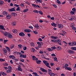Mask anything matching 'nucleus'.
I'll return each mask as SVG.
<instances>
[{"label": "nucleus", "instance_id": "nucleus-1", "mask_svg": "<svg viewBox=\"0 0 76 76\" xmlns=\"http://www.w3.org/2000/svg\"><path fill=\"white\" fill-rule=\"evenodd\" d=\"M43 63H44V64L45 65L48 67L49 68V69H50L51 68V67H50V63H48V61L44 60L43 61Z\"/></svg>", "mask_w": 76, "mask_h": 76}, {"label": "nucleus", "instance_id": "nucleus-2", "mask_svg": "<svg viewBox=\"0 0 76 76\" xmlns=\"http://www.w3.org/2000/svg\"><path fill=\"white\" fill-rule=\"evenodd\" d=\"M56 43H58L60 45H61V41L60 39H57L56 40Z\"/></svg>", "mask_w": 76, "mask_h": 76}, {"label": "nucleus", "instance_id": "nucleus-3", "mask_svg": "<svg viewBox=\"0 0 76 76\" xmlns=\"http://www.w3.org/2000/svg\"><path fill=\"white\" fill-rule=\"evenodd\" d=\"M3 51L4 52V55H7V50L5 48H4L3 49Z\"/></svg>", "mask_w": 76, "mask_h": 76}, {"label": "nucleus", "instance_id": "nucleus-4", "mask_svg": "<svg viewBox=\"0 0 76 76\" xmlns=\"http://www.w3.org/2000/svg\"><path fill=\"white\" fill-rule=\"evenodd\" d=\"M57 26L58 28L60 29H61L63 27V25L61 24H58Z\"/></svg>", "mask_w": 76, "mask_h": 76}, {"label": "nucleus", "instance_id": "nucleus-5", "mask_svg": "<svg viewBox=\"0 0 76 76\" xmlns=\"http://www.w3.org/2000/svg\"><path fill=\"white\" fill-rule=\"evenodd\" d=\"M9 11V12H16L15 7L12 8L11 9H10Z\"/></svg>", "mask_w": 76, "mask_h": 76}, {"label": "nucleus", "instance_id": "nucleus-6", "mask_svg": "<svg viewBox=\"0 0 76 76\" xmlns=\"http://www.w3.org/2000/svg\"><path fill=\"white\" fill-rule=\"evenodd\" d=\"M40 70H41L42 72H45L46 73H47V72H48L47 70H45V69L42 68H40Z\"/></svg>", "mask_w": 76, "mask_h": 76}, {"label": "nucleus", "instance_id": "nucleus-7", "mask_svg": "<svg viewBox=\"0 0 76 76\" xmlns=\"http://www.w3.org/2000/svg\"><path fill=\"white\" fill-rule=\"evenodd\" d=\"M68 52L69 54H72L75 53V51L71 50H68Z\"/></svg>", "mask_w": 76, "mask_h": 76}, {"label": "nucleus", "instance_id": "nucleus-8", "mask_svg": "<svg viewBox=\"0 0 76 76\" xmlns=\"http://www.w3.org/2000/svg\"><path fill=\"white\" fill-rule=\"evenodd\" d=\"M6 18L7 19H10L12 18V15L10 14H8L7 15Z\"/></svg>", "mask_w": 76, "mask_h": 76}, {"label": "nucleus", "instance_id": "nucleus-9", "mask_svg": "<svg viewBox=\"0 0 76 76\" xmlns=\"http://www.w3.org/2000/svg\"><path fill=\"white\" fill-rule=\"evenodd\" d=\"M9 57L10 58H12V60H15V58H16L15 57V56L13 55H10L9 56Z\"/></svg>", "mask_w": 76, "mask_h": 76}, {"label": "nucleus", "instance_id": "nucleus-10", "mask_svg": "<svg viewBox=\"0 0 76 76\" xmlns=\"http://www.w3.org/2000/svg\"><path fill=\"white\" fill-rule=\"evenodd\" d=\"M20 57H22V58H26V55L25 54H22V53L21 54V55H20Z\"/></svg>", "mask_w": 76, "mask_h": 76}, {"label": "nucleus", "instance_id": "nucleus-11", "mask_svg": "<svg viewBox=\"0 0 76 76\" xmlns=\"http://www.w3.org/2000/svg\"><path fill=\"white\" fill-rule=\"evenodd\" d=\"M0 29H2L3 30H4V31H5V30H6V29L4 28V26L2 25H0Z\"/></svg>", "mask_w": 76, "mask_h": 76}, {"label": "nucleus", "instance_id": "nucleus-12", "mask_svg": "<svg viewBox=\"0 0 76 76\" xmlns=\"http://www.w3.org/2000/svg\"><path fill=\"white\" fill-rule=\"evenodd\" d=\"M17 71H18V72H22V69L21 68H20V66H18V70H17Z\"/></svg>", "mask_w": 76, "mask_h": 76}, {"label": "nucleus", "instance_id": "nucleus-13", "mask_svg": "<svg viewBox=\"0 0 76 76\" xmlns=\"http://www.w3.org/2000/svg\"><path fill=\"white\" fill-rule=\"evenodd\" d=\"M19 35L21 36V37H23V36H24L25 35V34L23 32H21L19 34Z\"/></svg>", "mask_w": 76, "mask_h": 76}, {"label": "nucleus", "instance_id": "nucleus-14", "mask_svg": "<svg viewBox=\"0 0 76 76\" xmlns=\"http://www.w3.org/2000/svg\"><path fill=\"white\" fill-rule=\"evenodd\" d=\"M65 70H69V71H72V68L70 67H66L65 68Z\"/></svg>", "mask_w": 76, "mask_h": 76}, {"label": "nucleus", "instance_id": "nucleus-15", "mask_svg": "<svg viewBox=\"0 0 76 76\" xmlns=\"http://www.w3.org/2000/svg\"><path fill=\"white\" fill-rule=\"evenodd\" d=\"M5 48H6L7 50H8V53H10V49L7 46H5Z\"/></svg>", "mask_w": 76, "mask_h": 76}, {"label": "nucleus", "instance_id": "nucleus-16", "mask_svg": "<svg viewBox=\"0 0 76 76\" xmlns=\"http://www.w3.org/2000/svg\"><path fill=\"white\" fill-rule=\"evenodd\" d=\"M31 52H33V53L36 51V50H35V49H34V48H31Z\"/></svg>", "mask_w": 76, "mask_h": 76}, {"label": "nucleus", "instance_id": "nucleus-17", "mask_svg": "<svg viewBox=\"0 0 76 76\" xmlns=\"http://www.w3.org/2000/svg\"><path fill=\"white\" fill-rule=\"evenodd\" d=\"M52 26H54L55 27L57 26V24L54 23V22H53L52 23H51Z\"/></svg>", "mask_w": 76, "mask_h": 76}, {"label": "nucleus", "instance_id": "nucleus-18", "mask_svg": "<svg viewBox=\"0 0 76 76\" xmlns=\"http://www.w3.org/2000/svg\"><path fill=\"white\" fill-rule=\"evenodd\" d=\"M16 24V22L15 21H13L12 23V26H15Z\"/></svg>", "mask_w": 76, "mask_h": 76}, {"label": "nucleus", "instance_id": "nucleus-19", "mask_svg": "<svg viewBox=\"0 0 76 76\" xmlns=\"http://www.w3.org/2000/svg\"><path fill=\"white\" fill-rule=\"evenodd\" d=\"M71 50H73L74 51H76V47H72L71 48Z\"/></svg>", "mask_w": 76, "mask_h": 76}, {"label": "nucleus", "instance_id": "nucleus-20", "mask_svg": "<svg viewBox=\"0 0 76 76\" xmlns=\"http://www.w3.org/2000/svg\"><path fill=\"white\" fill-rule=\"evenodd\" d=\"M4 34L5 37H7L9 35V33L7 32H5V33H4Z\"/></svg>", "mask_w": 76, "mask_h": 76}, {"label": "nucleus", "instance_id": "nucleus-21", "mask_svg": "<svg viewBox=\"0 0 76 76\" xmlns=\"http://www.w3.org/2000/svg\"><path fill=\"white\" fill-rule=\"evenodd\" d=\"M11 15L12 16H14V17H15L17 15V14L16 13L12 12L11 13Z\"/></svg>", "mask_w": 76, "mask_h": 76}, {"label": "nucleus", "instance_id": "nucleus-22", "mask_svg": "<svg viewBox=\"0 0 76 76\" xmlns=\"http://www.w3.org/2000/svg\"><path fill=\"white\" fill-rule=\"evenodd\" d=\"M49 75L51 76H54L55 75V74L54 73H52V72H50Z\"/></svg>", "mask_w": 76, "mask_h": 76}, {"label": "nucleus", "instance_id": "nucleus-23", "mask_svg": "<svg viewBox=\"0 0 76 76\" xmlns=\"http://www.w3.org/2000/svg\"><path fill=\"white\" fill-rule=\"evenodd\" d=\"M8 37L9 38H12V37H13V36H12V34H8Z\"/></svg>", "mask_w": 76, "mask_h": 76}, {"label": "nucleus", "instance_id": "nucleus-24", "mask_svg": "<svg viewBox=\"0 0 76 76\" xmlns=\"http://www.w3.org/2000/svg\"><path fill=\"white\" fill-rule=\"evenodd\" d=\"M12 31L14 34H16V33L18 32V31H17V30L16 29H13L12 30Z\"/></svg>", "mask_w": 76, "mask_h": 76}, {"label": "nucleus", "instance_id": "nucleus-25", "mask_svg": "<svg viewBox=\"0 0 76 76\" xmlns=\"http://www.w3.org/2000/svg\"><path fill=\"white\" fill-rule=\"evenodd\" d=\"M8 70H11V71L12 70V68L10 66H9L8 67Z\"/></svg>", "mask_w": 76, "mask_h": 76}, {"label": "nucleus", "instance_id": "nucleus-26", "mask_svg": "<svg viewBox=\"0 0 76 76\" xmlns=\"http://www.w3.org/2000/svg\"><path fill=\"white\" fill-rule=\"evenodd\" d=\"M35 28L36 29H39V26L38 24H36L35 25Z\"/></svg>", "mask_w": 76, "mask_h": 76}, {"label": "nucleus", "instance_id": "nucleus-27", "mask_svg": "<svg viewBox=\"0 0 76 76\" xmlns=\"http://www.w3.org/2000/svg\"><path fill=\"white\" fill-rule=\"evenodd\" d=\"M4 4V2L3 1H0V6H1V5L3 4Z\"/></svg>", "mask_w": 76, "mask_h": 76}, {"label": "nucleus", "instance_id": "nucleus-28", "mask_svg": "<svg viewBox=\"0 0 76 76\" xmlns=\"http://www.w3.org/2000/svg\"><path fill=\"white\" fill-rule=\"evenodd\" d=\"M56 3H57L58 4H59V5L61 4V2H60V1H59L58 0H57L56 1Z\"/></svg>", "mask_w": 76, "mask_h": 76}, {"label": "nucleus", "instance_id": "nucleus-29", "mask_svg": "<svg viewBox=\"0 0 76 76\" xmlns=\"http://www.w3.org/2000/svg\"><path fill=\"white\" fill-rule=\"evenodd\" d=\"M41 61L39 60L37 61V64H40L41 63Z\"/></svg>", "mask_w": 76, "mask_h": 76}, {"label": "nucleus", "instance_id": "nucleus-30", "mask_svg": "<svg viewBox=\"0 0 76 76\" xmlns=\"http://www.w3.org/2000/svg\"><path fill=\"white\" fill-rule=\"evenodd\" d=\"M52 38L53 39H57L58 37H54V36H52Z\"/></svg>", "mask_w": 76, "mask_h": 76}, {"label": "nucleus", "instance_id": "nucleus-31", "mask_svg": "<svg viewBox=\"0 0 76 76\" xmlns=\"http://www.w3.org/2000/svg\"><path fill=\"white\" fill-rule=\"evenodd\" d=\"M34 13H39V11L37 10H34L33 11Z\"/></svg>", "mask_w": 76, "mask_h": 76}, {"label": "nucleus", "instance_id": "nucleus-32", "mask_svg": "<svg viewBox=\"0 0 76 76\" xmlns=\"http://www.w3.org/2000/svg\"><path fill=\"white\" fill-rule=\"evenodd\" d=\"M48 74H49L50 73H51L52 72V71L50 69H48Z\"/></svg>", "mask_w": 76, "mask_h": 76}, {"label": "nucleus", "instance_id": "nucleus-33", "mask_svg": "<svg viewBox=\"0 0 76 76\" xmlns=\"http://www.w3.org/2000/svg\"><path fill=\"white\" fill-rule=\"evenodd\" d=\"M71 44L72 45H76V42H72V43Z\"/></svg>", "mask_w": 76, "mask_h": 76}, {"label": "nucleus", "instance_id": "nucleus-34", "mask_svg": "<svg viewBox=\"0 0 76 76\" xmlns=\"http://www.w3.org/2000/svg\"><path fill=\"white\" fill-rule=\"evenodd\" d=\"M51 49H52V50H56V47L55 46H53L51 47Z\"/></svg>", "mask_w": 76, "mask_h": 76}, {"label": "nucleus", "instance_id": "nucleus-35", "mask_svg": "<svg viewBox=\"0 0 76 76\" xmlns=\"http://www.w3.org/2000/svg\"><path fill=\"white\" fill-rule=\"evenodd\" d=\"M15 45H11L10 48H11V49H12L13 48H14V47H15Z\"/></svg>", "mask_w": 76, "mask_h": 76}, {"label": "nucleus", "instance_id": "nucleus-36", "mask_svg": "<svg viewBox=\"0 0 76 76\" xmlns=\"http://www.w3.org/2000/svg\"><path fill=\"white\" fill-rule=\"evenodd\" d=\"M15 53H16V54H19V55H21V54H22V53L20 52H15Z\"/></svg>", "mask_w": 76, "mask_h": 76}, {"label": "nucleus", "instance_id": "nucleus-37", "mask_svg": "<svg viewBox=\"0 0 76 76\" xmlns=\"http://www.w3.org/2000/svg\"><path fill=\"white\" fill-rule=\"evenodd\" d=\"M72 28L73 30H74V31H75V30H76V28H75V27L73 26V25L72 26Z\"/></svg>", "mask_w": 76, "mask_h": 76}, {"label": "nucleus", "instance_id": "nucleus-38", "mask_svg": "<svg viewBox=\"0 0 76 76\" xmlns=\"http://www.w3.org/2000/svg\"><path fill=\"white\" fill-rule=\"evenodd\" d=\"M32 58L33 59V60H35L36 58V57H35V56H32Z\"/></svg>", "mask_w": 76, "mask_h": 76}, {"label": "nucleus", "instance_id": "nucleus-39", "mask_svg": "<svg viewBox=\"0 0 76 76\" xmlns=\"http://www.w3.org/2000/svg\"><path fill=\"white\" fill-rule=\"evenodd\" d=\"M1 75L3 76H6L7 75V74H6L4 72H2L1 73Z\"/></svg>", "mask_w": 76, "mask_h": 76}, {"label": "nucleus", "instance_id": "nucleus-40", "mask_svg": "<svg viewBox=\"0 0 76 76\" xmlns=\"http://www.w3.org/2000/svg\"><path fill=\"white\" fill-rule=\"evenodd\" d=\"M11 72H12V71L10 70H7V73H11Z\"/></svg>", "mask_w": 76, "mask_h": 76}, {"label": "nucleus", "instance_id": "nucleus-41", "mask_svg": "<svg viewBox=\"0 0 76 76\" xmlns=\"http://www.w3.org/2000/svg\"><path fill=\"white\" fill-rule=\"evenodd\" d=\"M28 8H27L26 9L24 10V12H25V13H26V12H28Z\"/></svg>", "mask_w": 76, "mask_h": 76}, {"label": "nucleus", "instance_id": "nucleus-42", "mask_svg": "<svg viewBox=\"0 0 76 76\" xmlns=\"http://www.w3.org/2000/svg\"><path fill=\"white\" fill-rule=\"evenodd\" d=\"M16 11H20V7H18L17 8V9H16Z\"/></svg>", "mask_w": 76, "mask_h": 76}, {"label": "nucleus", "instance_id": "nucleus-43", "mask_svg": "<svg viewBox=\"0 0 76 76\" xmlns=\"http://www.w3.org/2000/svg\"><path fill=\"white\" fill-rule=\"evenodd\" d=\"M5 61V60L2 58L0 59V61L3 62Z\"/></svg>", "mask_w": 76, "mask_h": 76}, {"label": "nucleus", "instance_id": "nucleus-44", "mask_svg": "<svg viewBox=\"0 0 76 76\" xmlns=\"http://www.w3.org/2000/svg\"><path fill=\"white\" fill-rule=\"evenodd\" d=\"M63 42H64V44L65 46H67V42H65L64 41Z\"/></svg>", "mask_w": 76, "mask_h": 76}, {"label": "nucleus", "instance_id": "nucleus-45", "mask_svg": "<svg viewBox=\"0 0 76 76\" xmlns=\"http://www.w3.org/2000/svg\"><path fill=\"white\" fill-rule=\"evenodd\" d=\"M52 5L54 7H55V8H57V5H56V4H53Z\"/></svg>", "mask_w": 76, "mask_h": 76}, {"label": "nucleus", "instance_id": "nucleus-46", "mask_svg": "<svg viewBox=\"0 0 76 76\" xmlns=\"http://www.w3.org/2000/svg\"><path fill=\"white\" fill-rule=\"evenodd\" d=\"M39 13H40V14L42 15H43V13L42 12V11H39Z\"/></svg>", "mask_w": 76, "mask_h": 76}, {"label": "nucleus", "instance_id": "nucleus-47", "mask_svg": "<svg viewBox=\"0 0 76 76\" xmlns=\"http://www.w3.org/2000/svg\"><path fill=\"white\" fill-rule=\"evenodd\" d=\"M30 45L31 46H34V43L33 42L30 43Z\"/></svg>", "mask_w": 76, "mask_h": 76}, {"label": "nucleus", "instance_id": "nucleus-48", "mask_svg": "<svg viewBox=\"0 0 76 76\" xmlns=\"http://www.w3.org/2000/svg\"><path fill=\"white\" fill-rule=\"evenodd\" d=\"M72 10V11H73V12H76V8H73Z\"/></svg>", "mask_w": 76, "mask_h": 76}, {"label": "nucleus", "instance_id": "nucleus-49", "mask_svg": "<svg viewBox=\"0 0 76 76\" xmlns=\"http://www.w3.org/2000/svg\"><path fill=\"white\" fill-rule=\"evenodd\" d=\"M25 3H26V4H28V5H30V3H29V2L26 1Z\"/></svg>", "mask_w": 76, "mask_h": 76}, {"label": "nucleus", "instance_id": "nucleus-50", "mask_svg": "<svg viewBox=\"0 0 76 76\" xmlns=\"http://www.w3.org/2000/svg\"><path fill=\"white\" fill-rule=\"evenodd\" d=\"M20 6L23 7H24V6H25V5H24V4H23L21 3L20 4Z\"/></svg>", "mask_w": 76, "mask_h": 76}, {"label": "nucleus", "instance_id": "nucleus-51", "mask_svg": "<svg viewBox=\"0 0 76 76\" xmlns=\"http://www.w3.org/2000/svg\"><path fill=\"white\" fill-rule=\"evenodd\" d=\"M20 61H21V62H23V63L24 61H25V60H24L23 59H22L20 60Z\"/></svg>", "mask_w": 76, "mask_h": 76}, {"label": "nucleus", "instance_id": "nucleus-52", "mask_svg": "<svg viewBox=\"0 0 76 76\" xmlns=\"http://www.w3.org/2000/svg\"><path fill=\"white\" fill-rule=\"evenodd\" d=\"M53 60L54 61H57V58L56 57V58H54Z\"/></svg>", "mask_w": 76, "mask_h": 76}, {"label": "nucleus", "instance_id": "nucleus-53", "mask_svg": "<svg viewBox=\"0 0 76 76\" xmlns=\"http://www.w3.org/2000/svg\"><path fill=\"white\" fill-rule=\"evenodd\" d=\"M31 5L33 7H36V4H32Z\"/></svg>", "mask_w": 76, "mask_h": 76}, {"label": "nucleus", "instance_id": "nucleus-54", "mask_svg": "<svg viewBox=\"0 0 76 76\" xmlns=\"http://www.w3.org/2000/svg\"><path fill=\"white\" fill-rule=\"evenodd\" d=\"M37 1L39 3H42V0H37Z\"/></svg>", "mask_w": 76, "mask_h": 76}, {"label": "nucleus", "instance_id": "nucleus-55", "mask_svg": "<svg viewBox=\"0 0 76 76\" xmlns=\"http://www.w3.org/2000/svg\"><path fill=\"white\" fill-rule=\"evenodd\" d=\"M18 47L19 48H22V45H18Z\"/></svg>", "mask_w": 76, "mask_h": 76}, {"label": "nucleus", "instance_id": "nucleus-56", "mask_svg": "<svg viewBox=\"0 0 76 76\" xmlns=\"http://www.w3.org/2000/svg\"><path fill=\"white\" fill-rule=\"evenodd\" d=\"M19 64H20V65H21V66H23V67L24 66V64H22V63H20V62L19 63Z\"/></svg>", "mask_w": 76, "mask_h": 76}, {"label": "nucleus", "instance_id": "nucleus-57", "mask_svg": "<svg viewBox=\"0 0 76 76\" xmlns=\"http://www.w3.org/2000/svg\"><path fill=\"white\" fill-rule=\"evenodd\" d=\"M14 6H15V7H19V5H17L16 4H14Z\"/></svg>", "mask_w": 76, "mask_h": 76}, {"label": "nucleus", "instance_id": "nucleus-58", "mask_svg": "<svg viewBox=\"0 0 76 76\" xmlns=\"http://www.w3.org/2000/svg\"><path fill=\"white\" fill-rule=\"evenodd\" d=\"M70 13H71V14L72 15H74V14H75V12H74L73 11H71Z\"/></svg>", "mask_w": 76, "mask_h": 76}, {"label": "nucleus", "instance_id": "nucleus-59", "mask_svg": "<svg viewBox=\"0 0 76 76\" xmlns=\"http://www.w3.org/2000/svg\"><path fill=\"white\" fill-rule=\"evenodd\" d=\"M51 41L52 42H55V43H56V40H54H54H51Z\"/></svg>", "mask_w": 76, "mask_h": 76}, {"label": "nucleus", "instance_id": "nucleus-60", "mask_svg": "<svg viewBox=\"0 0 76 76\" xmlns=\"http://www.w3.org/2000/svg\"><path fill=\"white\" fill-rule=\"evenodd\" d=\"M65 66L66 68H67V66H69V65L68 64H66L65 65Z\"/></svg>", "mask_w": 76, "mask_h": 76}, {"label": "nucleus", "instance_id": "nucleus-61", "mask_svg": "<svg viewBox=\"0 0 76 76\" xmlns=\"http://www.w3.org/2000/svg\"><path fill=\"white\" fill-rule=\"evenodd\" d=\"M33 74L34 75H38V74H37V73L36 72H33Z\"/></svg>", "mask_w": 76, "mask_h": 76}, {"label": "nucleus", "instance_id": "nucleus-62", "mask_svg": "<svg viewBox=\"0 0 76 76\" xmlns=\"http://www.w3.org/2000/svg\"><path fill=\"white\" fill-rule=\"evenodd\" d=\"M10 6H11V7L13 6V4L12 3H11L10 4Z\"/></svg>", "mask_w": 76, "mask_h": 76}, {"label": "nucleus", "instance_id": "nucleus-63", "mask_svg": "<svg viewBox=\"0 0 76 76\" xmlns=\"http://www.w3.org/2000/svg\"><path fill=\"white\" fill-rule=\"evenodd\" d=\"M8 14V12L5 11V15H7Z\"/></svg>", "mask_w": 76, "mask_h": 76}, {"label": "nucleus", "instance_id": "nucleus-64", "mask_svg": "<svg viewBox=\"0 0 76 76\" xmlns=\"http://www.w3.org/2000/svg\"><path fill=\"white\" fill-rule=\"evenodd\" d=\"M73 75L74 76H76V73L75 72H74L73 74Z\"/></svg>", "mask_w": 76, "mask_h": 76}]
</instances>
